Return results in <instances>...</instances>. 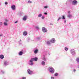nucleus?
Instances as JSON below:
<instances>
[{
	"label": "nucleus",
	"instance_id": "obj_1",
	"mask_svg": "<svg viewBox=\"0 0 79 79\" xmlns=\"http://www.w3.org/2000/svg\"><path fill=\"white\" fill-rule=\"evenodd\" d=\"M48 70L52 74H53L55 72V69L52 67H49L48 68Z\"/></svg>",
	"mask_w": 79,
	"mask_h": 79
},
{
	"label": "nucleus",
	"instance_id": "obj_2",
	"mask_svg": "<svg viewBox=\"0 0 79 79\" xmlns=\"http://www.w3.org/2000/svg\"><path fill=\"white\" fill-rule=\"evenodd\" d=\"M70 52L72 55H76V52H75V50H74V49H71Z\"/></svg>",
	"mask_w": 79,
	"mask_h": 79
},
{
	"label": "nucleus",
	"instance_id": "obj_3",
	"mask_svg": "<svg viewBox=\"0 0 79 79\" xmlns=\"http://www.w3.org/2000/svg\"><path fill=\"white\" fill-rule=\"evenodd\" d=\"M42 31L43 32H44V33H45L47 32V29H46V28H45V27H43L42 28Z\"/></svg>",
	"mask_w": 79,
	"mask_h": 79
},
{
	"label": "nucleus",
	"instance_id": "obj_4",
	"mask_svg": "<svg viewBox=\"0 0 79 79\" xmlns=\"http://www.w3.org/2000/svg\"><path fill=\"white\" fill-rule=\"evenodd\" d=\"M28 64L30 65H33V60L31 58V60L29 61Z\"/></svg>",
	"mask_w": 79,
	"mask_h": 79
},
{
	"label": "nucleus",
	"instance_id": "obj_5",
	"mask_svg": "<svg viewBox=\"0 0 79 79\" xmlns=\"http://www.w3.org/2000/svg\"><path fill=\"white\" fill-rule=\"evenodd\" d=\"M27 72L30 75H31V74H32V73H33L32 71L31 70L29 69L27 70Z\"/></svg>",
	"mask_w": 79,
	"mask_h": 79
},
{
	"label": "nucleus",
	"instance_id": "obj_6",
	"mask_svg": "<svg viewBox=\"0 0 79 79\" xmlns=\"http://www.w3.org/2000/svg\"><path fill=\"white\" fill-rule=\"evenodd\" d=\"M67 17H69V18H71V17H72V15L71 14V12L70 11H68Z\"/></svg>",
	"mask_w": 79,
	"mask_h": 79
},
{
	"label": "nucleus",
	"instance_id": "obj_7",
	"mask_svg": "<svg viewBox=\"0 0 79 79\" xmlns=\"http://www.w3.org/2000/svg\"><path fill=\"white\" fill-rule=\"evenodd\" d=\"M11 9H12V10H13L14 11L16 9V6H15V5H13L11 6Z\"/></svg>",
	"mask_w": 79,
	"mask_h": 79
},
{
	"label": "nucleus",
	"instance_id": "obj_8",
	"mask_svg": "<svg viewBox=\"0 0 79 79\" xmlns=\"http://www.w3.org/2000/svg\"><path fill=\"white\" fill-rule=\"evenodd\" d=\"M50 42H51V43H55V39L52 38L50 40Z\"/></svg>",
	"mask_w": 79,
	"mask_h": 79
},
{
	"label": "nucleus",
	"instance_id": "obj_9",
	"mask_svg": "<svg viewBox=\"0 0 79 79\" xmlns=\"http://www.w3.org/2000/svg\"><path fill=\"white\" fill-rule=\"evenodd\" d=\"M77 3V2L76 0L73 1L72 2V4L73 5H75Z\"/></svg>",
	"mask_w": 79,
	"mask_h": 79
},
{
	"label": "nucleus",
	"instance_id": "obj_10",
	"mask_svg": "<svg viewBox=\"0 0 79 79\" xmlns=\"http://www.w3.org/2000/svg\"><path fill=\"white\" fill-rule=\"evenodd\" d=\"M27 16L26 15L24 16L23 18V21H26V20H27Z\"/></svg>",
	"mask_w": 79,
	"mask_h": 79
},
{
	"label": "nucleus",
	"instance_id": "obj_11",
	"mask_svg": "<svg viewBox=\"0 0 79 79\" xmlns=\"http://www.w3.org/2000/svg\"><path fill=\"white\" fill-rule=\"evenodd\" d=\"M42 58L43 60L44 61H46V58H45V55H43L42 56Z\"/></svg>",
	"mask_w": 79,
	"mask_h": 79
},
{
	"label": "nucleus",
	"instance_id": "obj_12",
	"mask_svg": "<svg viewBox=\"0 0 79 79\" xmlns=\"http://www.w3.org/2000/svg\"><path fill=\"white\" fill-rule=\"evenodd\" d=\"M4 64L5 66H7L9 64V62L8 61H5L4 62Z\"/></svg>",
	"mask_w": 79,
	"mask_h": 79
},
{
	"label": "nucleus",
	"instance_id": "obj_13",
	"mask_svg": "<svg viewBox=\"0 0 79 79\" xmlns=\"http://www.w3.org/2000/svg\"><path fill=\"white\" fill-rule=\"evenodd\" d=\"M31 59L33 61H37V60H38V58L37 57H35V58H32Z\"/></svg>",
	"mask_w": 79,
	"mask_h": 79
},
{
	"label": "nucleus",
	"instance_id": "obj_14",
	"mask_svg": "<svg viewBox=\"0 0 79 79\" xmlns=\"http://www.w3.org/2000/svg\"><path fill=\"white\" fill-rule=\"evenodd\" d=\"M23 35H27V32L25 31L23 32Z\"/></svg>",
	"mask_w": 79,
	"mask_h": 79
},
{
	"label": "nucleus",
	"instance_id": "obj_15",
	"mask_svg": "<svg viewBox=\"0 0 79 79\" xmlns=\"http://www.w3.org/2000/svg\"><path fill=\"white\" fill-rule=\"evenodd\" d=\"M0 58L2 60H3V58H4V56H3V55H1L0 56Z\"/></svg>",
	"mask_w": 79,
	"mask_h": 79
},
{
	"label": "nucleus",
	"instance_id": "obj_16",
	"mask_svg": "<svg viewBox=\"0 0 79 79\" xmlns=\"http://www.w3.org/2000/svg\"><path fill=\"white\" fill-rule=\"evenodd\" d=\"M23 54V52L22 51H20L19 53V55L20 56L22 55Z\"/></svg>",
	"mask_w": 79,
	"mask_h": 79
},
{
	"label": "nucleus",
	"instance_id": "obj_17",
	"mask_svg": "<svg viewBox=\"0 0 79 79\" xmlns=\"http://www.w3.org/2000/svg\"><path fill=\"white\" fill-rule=\"evenodd\" d=\"M37 52H38V50L35 49V50H34V53L35 54H37Z\"/></svg>",
	"mask_w": 79,
	"mask_h": 79
},
{
	"label": "nucleus",
	"instance_id": "obj_18",
	"mask_svg": "<svg viewBox=\"0 0 79 79\" xmlns=\"http://www.w3.org/2000/svg\"><path fill=\"white\" fill-rule=\"evenodd\" d=\"M3 24L4 26H8V23H7L6 22H4Z\"/></svg>",
	"mask_w": 79,
	"mask_h": 79
},
{
	"label": "nucleus",
	"instance_id": "obj_19",
	"mask_svg": "<svg viewBox=\"0 0 79 79\" xmlns=\"http://www.w3.org/2000/svg\"><path fill=\"white\" fill-rule=\"evenodd\" d=\"M42 16V14H40L38 15V17L39 18H41Z\"/></svg>",
	"mask_w": 79,
	"mask_h": 79
},
{
	"label": "nucleus",
	"instance_id": "obj_20",
	"mask_svg": "<svg viewBox=\"0 0 79 79\" xmlns=\"http://www.w3.org/2000/svg\"><path fill=\"white\" fill-rule=\"evenodd\" d=\"M35 28L37 30H39V29H40V28H39V27L38 26H36L35 27Z\"/></svg>",
	"mask_w": 79,
	"mask_h": 79
},
{
	"label": "nucleus",
	"instance_id": "obj_21",
	"mask_svg": "<svg viewBox=\"0 0 79 79\" xmlns=\"http://www.w3.org/2000/svg\"><path fill=\"white\" fill-rule=\"evenodd\" d=\"M62 19H65V16H64V15H63L62 16Z\"/></svg>",
	"mask_w": 79,
	"mask_h": 79
},
{
	"label": "nucleus",
	"instance_id": "obj_22",
	"mask_svg": "<svg viewBox=\"0 0 79 79\" xmlns=\"http://www.w3.org/2000/svg\"><path fill=\"white\" fill-rule=\"evenodd\" d=\"M45 63L44 61H43L42 62V65H45Z\"/></svg>",
	"mask_w": 79,
	"mask_h": 79
},
{
	"label": "nucleus",
	"instance_id": "obj_23",
	"mask_svg": "<svg viewBox=\"0 0 79 79\" xmlns=\"http://www.w3.org/2000/svg\"><path fill=\"white\" fill-rule=\"evenodd\" d=\"M76 61L77 62L79 63V58H77L76 59Z\"/></svg>",
	"mask_w": 79,
	"mask_h": 79
},
{
	"label": "nucleus",
	"instance_id": "obj_24",
	"mask_svg": "<svg viewBox=\"0 0 79 79\" xmlns=\"http://www.w3.org/2000/svg\"><path fill=\"white\" fill-rule=\"evenodd\" d=\"M48 6H44V8H45V9H47V8H48Z\"/></svg>",
	"mask_w": 79,
	"mask_h": 79
},
{
	"label": "nucleus",
	"instance_id": "obj_25",
	"mask_svg": "<svg viewBox=\"0 0 79 79\" xmlns=\"http://www.w3.org/2000/svg\"><path fill=\"white\" fill-rule=\"evenodd\" d=\"M65 50V51H68V48H67V47H65L64 49Z\"/></svg>",
	"mask_w": 79,
	"mask_h": 79
},
{
	"label": "nucleus",
	"instance_id": "obj_26",
	"mask_svg": "<svg viewBox=\"0 0 79 79\" xmlns=\"http://www.w3.org/2000/svg\"><path fill=\"white\" fill-rule=\"evenodd\" d=\"M47 44L48 45H50V42L49 41H48L47 42Z\"/></svg>",
	"mask_w": 79,
	"mask_h": 79
},
{
	"label": "nucleus",
	"instance_id": "obj_27",
	"mask_svg": "<svg viewBox=\"0 0 79 79\" xmlns=\"http://www.w3.org/2000/svg\"><path fill=\"white\" fill-rule=\"evenodd\" d=\"M58 73H56L54 74L55 76H58Z\"/></svg>",
	"mask_w": 79,
	"mask_h": 79
},
{
	"label": "nucleus",
	"instance_id": "obj_28",
	"mask_svg": "<svg viewBox=\"0 0 79 79\" xmlns=\"http://www.w3.org/2000/svg\"><path fill=\"white\" fill-rule=\"evenodd\" d=\"M21 40H20L19 41V44H21Z\"/></svg>",
	"mask_w": 79,
	"mask_h": 79
},
{
	"label": "nucleus",
	"instance_id": "obj_29",
	"mask_svg": "<svg viewBox=\"0 0 79 79\" xmlns=\"http://www.w3.org/2000/svg\"><path fill=\"white\" fill-rule=\"evenodd\" d=\"M45 18V16L43 15L41 17V18L42 19H44V18Z\"/></svg>",
	"mask_w": 79,
	"mask_h": 79
},
{
	"label": "nucleus",
	"instance_id": "obj_30",
	"mask_svg": "<svg viewBox=\"0 0 79 79\" xmlns=\"http://www.w3.org/2000/svg\"><path fill=\"white\" fill-rule=\"evenodd\" d=\"M1 72L2 74H4V73H5V72H4L3 70H1Z\"/></svg>",
	"mask_w": 79,
	"mask_h": 79
},
{
	"label": "nucleus",
	"instance_id": "obj_31",
	"mask_svg": "<svg viewBox=\"0 0 79 79\" xmlns=\"http://www.w3.org/2000/svg\"><path fill=\"white\" fill-rule=\"evenodd\" d=\"M61 19V17H59V18L57 20V21H59L60 20V19Z\"/></svg>",
	"mask_w": 79,
	"mask_h": 79
},
{
	"label": "nucleus",
	"instance_id": "obj_32",
	"mask_svg": "<svg viewBox=\"0 0 79 79\" xmlns=\"http://www.w3.org/2000/svg\"><path fill=\"white\" fill-rule=\"evenodd\" d=\"M0 25H1V26H2V25H3V23H2V22H0Z\"/></svg>",
	"mask_w": 79,
	"mask_h": 79
},
{
	"label": "nucleus",
	"instance_id": "obj_33",
	"mask_svg": "<svg viewBox=\"0 0 79 79\" xmlns=\"http://www.w3.org/2000/svg\"><path fill=\"white\" fill-rule=\"evenodd\" d=\"M28 3H32V1H30V0H29L28 1Z\"/></svg>",
	"mask_w": 79,
	"mask_h": 79
},
{
	"label": "nucleus",
	"instance_id": "obj_34",
	"mask_svg": "<svg viewBox=\"0 0 79 79\" xmlns=\"http://www.w3.org/2000/svg\"><path fill=\"white\" fill-rule=\"evenodd\" d=\"M8 19H6L5 20V22H6V23H7V22H8Z\"/></svg>",
	"mask_w": 79,
	"mask_h": 79
},
{
	"label": "nucleus",
	"instance_id": "obj_35",
	"mask_svg": "<svg viewBox=\"0 0 79 79\" xmlns=\"http://www.w3.org/2000/svg\"><path fill=\"white\" fill-rule=\"evenodd\" d=\"M22 79H26V77H23L22 78Z\"/></svg>",
	"mask_w": 79,
	"mask_h": 79
},
{
	"label": "nucleus",
	"instance_id": "obj_36",
	"mask_svg": "<svg viewBox=\"0 0 79 79\" xmlns=\"http://www.w3.org/2000/svg\"><path fill=\"white\" fill-rule=\"evenodd\" d=\"M18 21H16L14 23H15V24H16V23H18Z\"/></svg>",
	"mask_w": 79,
	"mask_h": 79
},
{
	"label": "nucleus",
	"instance_id": "obj_37",
	"mask_svg": "<svg viewBox=\"0 0 79 79\" xmlns=\"http://www.w3.org/2000/svg\"><path fill=\"white\" fill-rule=\"evenodd\" d=\"M51 79H55L54 77H51Z\"/></svg>",
	"mask_w": 79,
	"mask_h": 79
},
{
	"label": "nucleus",
	"instance_id": "obj_38",
	"mask_svg": "<svg viewBox=\"0 0 79 79\" xmlns=\"http://www.w3.org/2000/svg\"><path fill=\"white\" fill-rule=\"evenodd\" d=\"M8 4V2H5V5H7Z\"/></svg>",
	"mask_w": 79,
	"mask_h": 79
},
{
	"label": "nucleus",
	"instance_id": "obj_39",
	"mask_svg": "<svg viewBox=\"0 0 79 79\" xmlns=\"http://www.w3.org/2000/svg\"><path fill=\"white\" fill-rule=\"evenodd\" d=\"M50 25H51V26H53V24H52V23H50Z\"/></svg>",
	"mask_w": 79,
	"mask_h": 79
},
{
	"label": "nucleus",
	"instance_id": "obj_40",
	"mask_svg": "<svg viewBox=\"0 0 79 79\" xmlns=\"http://www.w3.org/2000/svg\"><path fill=\"white\" fill-rule=\"evenodd\" d=\"M44 15H47V13L45 12V13H44Z\"/></svg>",
	"mask_w": 79,
	"mask_h": 79
},
{
	"label": "nucleus",
	"instance_id": "obj_41",
	"mask_svg": "<svg viewBox=\"0 0 79 79\" xmlns=\"http://www.w3.org/2000/svg\"><path fill=\"white\" fill-rule=\"evenodd\" d=\"M66 20H65L64 22V23H66Z\"/></svg>",
	"mask_w": 79,
	"mask_h": 79
},
{
	"label": "nucleus",
	"instance_id": "obj_42",
	"mask_svg": "<svg viewBox=\"0 0 79 79\" xmlns=\"http://www.w3.org/2000/svg\"><path fill=\"white\" fill-rule=\"evenodd\" d=\"M73 71L74 72H76V70L75 69L73 70Z\"/></svg>",
	"mask_w": 79,
	"mask_h": 79
},
{
	"label": "nucleus",
	"instance_id": "obj_43",
	"mask_svg": "<svg viewBox=\"0 0 79 79\" xmlns=\"http://www.w3.org/2000/svg\"><path fill=\"white\" fill-rule=\"evenodd\" d=\"M37 39H40V38L39 37H38L37 38Z\"/></svg>",
	"mask_w": 79,
	"mask_h": 79
},
{
	"label": "nucleus",
	"instance_id": "obj_44",
	"mask_svg": "<svg viewBox=\"0 0 79 79\" xmlns=\"http://www.w3.org/2000/svg\"><path fill=\"white\" fill-rule=\"evenodd\" d=\"M2 35H0V37H2Z\"/></svg>",
	"mask_w": 79,
	"mask_h": 79
},
{
	"label": "nucleus",
	"instance_id": "obj_45",
	"mask_svg": "<svg viewBox=\"0 0 79 79\" xmlns=\"http://www.w3.org/2000/svg\"><path fill=\"white\" fill-rule=\"evenodd\" d=\"M0 5H1V3H0Z\"/></svg>",
	"mask_w": 79,
	"mask_h": 79
}]
</instances>
